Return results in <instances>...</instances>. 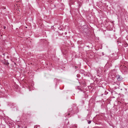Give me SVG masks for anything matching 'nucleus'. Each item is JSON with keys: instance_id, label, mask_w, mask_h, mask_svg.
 <instances>
[{"instance_id": "f257e3e1", "label": "nucleus", "mask_w": 128, "mask_h": 128, "mask_svg": "<svg viewBox=\"0 0 128 128\" xmlns=\"http://www.w3.org/2000/svg\"><path fill=\"white\" fill-rule=\"evenodd\" d=\"M116 77L118 81H120L122 80V77L121 76L118 75H116Z\"/></svg>"}, {"instance_id": "423d86ee", "label": "nucleus", "mask_w": 128, "mask_h": 128, "mask_svg": "<svg viewBox=\"0 0 128 128\" xmlns=\"http://www.w3.org/2000/svg\"><path fill=\"white\" fill-rule=\"evenodd\" d=\"M9 63H7V65H8V64H9Z\"/></svg>"}, {"instance_id": "39448f33", "label": "nucleus", "mask_w": 128, "mask_h": 128, "mask_svg": "<svg viewBox=\"0 0 128 128\" xmlns=\"http://www.w3.org/2000/svg\"><path fill=\"white\" fill-rule=\"evenodd\" d=\"M6 28V26H4V28L5 29V28Z\"/></svg>"}, {"instance_id": "20e7f679", "label": "nucleus", "mask_w": 128, "mask_h": 128, "mask_svg": "<svg viewBox=\"0 0 128 128\" xmlns=\"http://www.w3.org/2000/svg\"><path fill=\"white\" fill-rule=\"evenodd\" d=\"M75 68H77L78 67L76 66H75Z\"/></svg>"}, {"instance_id": "f03ea898", "label": "nucleus", "mask_w": 128, "mask_h": 128, "mask_svg": "<svg viewBox=\"0 0 128 128\" xmlns=\"http://www.w3.org/2000/svg\"><path fill=\"white\" fill-rule=\"evenodd\" d=\"M123 46H124L126 47L128 46V44L127 43H125L123 44Z\"/></svg>"}, {"instance_id": "7ed1b4c3", "label": "nucleus", "mask_w": 128, "mask_h": 128, "mask_svg": "<svg viewBox=\"0 0 128 128\" xmlns=\"http://www.w3.org/2000/svg\"><path fill=\"white\" fill-rule=\"evenodd\" d=\"M91 121L90 120L88 122V124H90L91 123Z\"/></svg>"}, {"instance_id": "0eeeda50", "label": "nucleus", "mask_w": 128, "mask_h": 128, "mask_svg": "<svg viewBox=\"0 0 128 128\" xmlns=\"http://www.w3.org/2000/svg\"><path fill=\"white\" fill-rule=\"evenodd\" d=\"M78 74H77V76H78Z\"/></svg>"}]
</instances>
